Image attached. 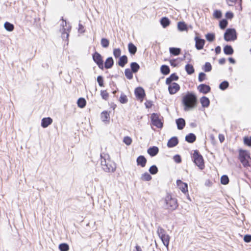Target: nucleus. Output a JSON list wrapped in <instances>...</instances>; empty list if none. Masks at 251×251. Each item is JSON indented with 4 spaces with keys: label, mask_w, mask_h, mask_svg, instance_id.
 <instances>
[{
    "label": "nucleus",
    "mask_w": 251,
    "mask_h": 251,
    "mask_svg": "<svg viewBox=\"0 0 251 251\" xmlns=\"http://www.w3.org/2000/svg\"><path fill=\"white\" fill-rule=\"evenodd\" d=\"M133 73L129 69H126L125 71V75L128 79H131L133 78Z\"/></svg>",
    "instance_id": "nucleus-38"
},
{
    "label": "nucleus",
    "mask_w": 251,
    "mask_h": 251,
    "mask_svg": "<svg viewBox=\"0 0 251 251\" xmlns=\"http://www.w3.org/2000/svg\"><path fill=\"white\" fill-rule=\"evenodd\" d=\"M4 27L7 31L11 32L14 30V26L12 24L6 22L4 24Z\"/></svg>",
    "instance_id": "nucleus-33"
},
{
    "label": "nucleus",
    "mask_w": 251,
    "mask_h": 251,
    "mask_svg": "<svg viewBox=\"0 0 251 251\" xmlns=\"http://www.w3.org/2000/svg\"><path fill=\"white\" fill-rule=\"evenodd\" d=\"M114 65V60L112 57H108L105 61L104 67L106 69H110Z\"/></svg>",
    "instance_id": "nucleus-19"
},
{
    "label": "nucleus",
    "mask_w": 251,
    "mask_h": 251,
    "mask_svg": "<svg viewBox=\"0 0 251 251\" xmlns=\"http://www.w3.org/2000/svg\"><path fill=\"white\" fill-rule=\"evenodd\" d=\"M184 110L188 111L195 108L197 103V96L192 92H187L182 98Z\"/></svg>",
    "instance_id": "nucleus-1"
},
{
    "label": "nucleus",
    "mask_w": 251,
    "mask_h": 251,
    "mask_svg": "<svg viewBox=\"0 0 251 251\" xmlns=\"http://www.w3.org/2000/svg\"><path fill=\"white\" fill-rule=\"evenodd\" d=\"M224 53L226 55H232L234 52V50L230 45H226L224 48Z\"/></svg>",
    "instance_id": "nucleus-24"
},
{
    "label": "nucleus",
    "mask_w": 251,
    "mask_h": 251,
    "mask_svg": "<svg viewBox=\"0 0 251 251\" xmlns=\"http://www.w3.org/2000/svg\"><path fill=\"white\" fill-rule=\"evenodd\" d=\"M229 86V83L227 81H224L219 85V88L222 90H225Z\"/></svg>",
    "instance_id": "nucleus-39"
},
{
    "label": "nucleus",
    "mask_w": 251,
    "mask_h": 251,
    "mask_svg": "<svg viewBox=\"0 0 251 251\" xmlns=\"http://www.w3.org/2000/svg\"><path fill=\"white\" fill-rule=\"evenodd\" d=\"M121 50L119 48L114 49L113 50V55L115 58L121 57Z\"/></svg>",
    "instance_id": "nucleus-50"
},
{
    "label": "nucleus",
    "mask_w": 251,
    "mask_h": 251,
    "mask_svg": "<svg viewBox=\"0 0 251 251\" xmlns=\"http://www.w3.org/2000/svg\"><path fill=\"white\" fill-rule=\"evenodd\" d=\"M59 249L60 251H68L69 246L67 243H61L59 245Z\"/></svg>",
    "instance_id": "nucleus-41"
},
{
    "label": "nucleus",
    "mask_w": 251,
    "mask_h": 251,
    "mask_svg": "<svg viewBox=\"0 0 251 251\" xmlns=\"http://www.w3.org/2000/svg\"><path fill=\"white\" fill-rule=\"evenodd\" d=\"M157 233L159 237L162 236L166 234V231L160 226H158L157 230Z\"/></svg>",
    "instance_id": "nucleus-46"
},
{
    "label": "nucleus",
    "mask_w": 251,
    "mask_h": 251,
    "mask_svg": "<svg viewBox=\"0 0 251 251\" xmlns=\"http://www.w3.org/2000/svg\"><path fill=\"white\" fill-rule=\"evenodd\" d=\"M135 95L136 97L139 100H142L145 97V92L144 89L142 87H139L135 90Z\"/></svg>",
    "instance_id": "nucleus-11"
},
{
    "label": "nucleus",
    "mask_w": 251,
    "mask_h": 251,
    "mask_svg": "<svg viewBox=\"0 0 251 251\" xmlns=\"http://www.w3.org/2000/svg\"><path fill=\"white\" fill-rule=\"evenodd\" d=\"M172 81H173V80H172L170 76H169V77H167L166 79V84L167 85H169V86L170 85H171L172 83Z\"/></svg>",
    "instance_id": "nucleus-61"
},
{
    "label": "nucleus",
    "mask_w": 251,
    "mask_h": 251,
    "mask_svg": "<svg viewBox=\"0 0 251 251\" xmlns=\"http://www.w3.org/2000/svg\"><path fill=\"white\" fill-rule=\"evenodd\" d=\"M198 89L200 92L206 94L210 91L211 88L205 84H201L198 87Z\"/></svg>",
    "instance_id": "nucleus-12"
},
{
    "label": "nucleus",
    "mask_w": 251,
    "mask_h": 251,
    "mask_svg": "<svg viewBox=\"0 0 251 251\" xmlns=\"http://www.w3.org/2000/svg\"><path fill=\"white\" fill-rule=\"evenodd\" d=\"M213 16L217 19H220L222 16V12L219 10H216L213 13Z\"/></svg>",
    "instance_id": "nucleus-49"
},
{
    "label": "nucleus",
    "mask_w": 251,
    "mask_h": 251,
    "mask_svg": "<svg viewBox=\"0 0 251 251\" xmlns=\"http://www.w3.org/2000/svg\"><path fill=\"white\" fill-rule=\"evenodd\" d=\"M164 207L170 210H174L178 206L176 199L173 198L170 195L166 196L164 199Z\"/></svg>",
    "instance_id": "nucleus-4"
},
{
    "label": "nucleus",
    "mask_w": 251,
    "mask_h": 251,
    "mask_svg": "<svg viewBox=\"0 0 251 251\" xmlns=\"http://www.w3.org/2000/svg\"><path fill=\"white\" fill-rule=\"evenodd\" d=\"M94 61L97 64L100 69L103 70L104 68L103 61L101 55L99 52L95 51L92 55Z\"/></svg>",
    "instance_id": "nucleus-7"
},
{
    "label": "nucleus",
    "mask_w": 251,
    "mask_h": 251,
    "mask_svg": "<svg viewBox=\"0 0 251 251\" xmlns=\"http://www.w3.org/2000/svg\"><path fill=\"white\" fill-rule=\"evenodd\" d=\"M101 45L102 47L107 48L109 45V41L106 38H102L101 40Z\"/></svg>",
    "instance_id": "nucleus-47"
},
{
    "label": "nucleus",
    "mask_w": 251,
    "mask_h": 251,
    "mask_svg": "<svg viewBox=\"0 0 251 251\" xmlns=\"http://www.w3.org/2000/svg\"><path fill=\"white\" fill-rule=\"evenodd\" d=\"M131 71L133 73H137L140 69L139 65L136 62H132L130 64Z\"/></svg>",
    "instance_id": "nucleus-30"
},
{
    "label": "nucleus",
    "mask_w": 251,
    "mask_h": 251,
    "mask_svg": "<svg viewBox=\"0 0 251 251\" xmlns=\"http://www.w3.org/2000/svg\"><path fill=\"white\" fill-rule=\"evenodd\" d=\"M160 24L164 28H165L169 25L170 21L167 17H163L160 20Z\"/></svg>",
    "instance_id": "nucleus-29"
},
{
    "label": "nucleus",
    "mask_w": 251,
    "mask_h": 251,
    "mask_svg": "<svg viewBox=\"0 0 251 251\" xmlns=\"http://www.w3.org/2000/svg\"><path fill=\"white\" fill-rule=\"evenodd\" d=\"M202 69L205 72H209L212 70V66L209 62H206L203 66Z\"/></svg>",
    "instance_id": "nucleus-42"
},
{
    "label": "nucleus",
    "mask_w": 251,
    "mask_h": 251,
    "mask_svg": "<svg viewBox=\"0 0 251 251\" xmlns=\"http://www.w3.org/2000/svg\"><path fill=\"white\" fill-rule=\"evenodd\" d=\"M101 119L103 122H106L109 120L110 115L109 113L107 111H103L101 113Z\"/></svg>",
    "instance_id": "nucleus-32"
},
{
    "label": "nucleus",
    "mask_w": 251,
    "mask_h": 251,
    "mask_svg": "<svg viewBox=\"0 0 251 251\" xmlns=\"http://www.w3.org/2000/svg\"><path fill=\"white\" fill-rule=\"evenodd\" d=\"M148 153L151 156H155L159 152V149L158 147L156 146H153L152 147H150L148 150Z\"/></svg>",
    "instance_id": "nucleus-20"
},
{
    "label": "nucleus",
    "mask_w": 251,
    "mask_h": 251,
    "mask_svg": "<svg viewBox=\"0 0 251 251\" xmlns=\"http://www.w3.org/2000/svg\"><path fill=\"white\" fill-rule=\"evenodd\" d=\"M151 176L147 172H146L142 175L141 179L143 181H150L151 179Z\"/></svg>",
    "instance_id": "nucleus-36"
},
{
    "label": "nucleus",
    "mask_w": 251,
    "mask_h": 251,
    "mask_svg": "<svg viewBox=\"0 0 251 251\" xmlns=\"http://www.w3.org/2000/svg\"><path fill=\"white\" fill-rule=\"evenodd\" d=\"M119 101L122 104L126 103L128 101L126 96L123 93H122L121 94Z\"/></svg>",
    "instance_id": "nucleus-40"
},
{
    "label": "nucleus",
    "mask_w": 251,
    "mask_h": 251,
    "mask_svg": "<svg viewBox=\"0 0 251 251\" xmlns=\"http://www.w3.org/2000/svg\"><path fill=\"white\" fill-rule=\"evenodd\" d=\"M100 164L105 172H114L116 170V164L110 159L108 154H104V156L100 155Z\"/></svg>",
    "instance_id": "nucleus-2"
},
{
    "label": "nucleus",
    "mask_w": 251,
    "mask_h": 251,
    "mask_svg": "<svg viewBox=\"0 0 251 251\" xmlns=\"http://www.w3.org/2000/svg\"><path fill=\"white\" fill-rule=\"evenodd\" d=\"M173 81H176L178 79L179 77L176 73H173L170 75Z\"/></svg>",
    "instance_id": "nucleus-59"
},
{
    "label": "nucleus",
    "mask_w": 251,
    "mask_h": 251,
    "mask_svg": "<svg viewBox=\"0 0 251 251\" xmlns=\"http://www.w3.org/2000/svg\"><path fill=\"white\" fill-rule=\"evenodd\" d=\"M97 81H98L100 86L103 87L104 86L103 78L102 76L99 75L97 77Z\"/></svg>",
    "instance_id": "nucleus-54"
},
{
    "label": "nucleus",
    "mask_w": 251,
    "mask_h": 251,
    "mask_svg": "<svg viewBox=\"0 0 251 251\" xmlns=\"http://www.w3.org/2000/svg\"><path fill=\"white\" fill-rule=\"evenodd\" d=\"M219 139L221 143L223 142L225 140L224 136L222 134H219Z\"/></svg>",
    "instance_id": "nucleus-64"
},
{
    "label": "nucleus",
    "mask_w": 251,
    "mask_h": 251,
    "mask_svg": "<svg viewBox=\"0 0 251 251\" xmlns=\"http://www.w3.org/2000/svg\"><path fill=\"white\" fill-rule=\"evenodd\" d=\"M185 70H186L187 73L188 75H192L195 72V70H194L193 66L191 64H187L185 66Z\"/></svg>",
    "instance_id": "nucleus-34"
},
{
    "label": "nucleus",
    "mask_w": 251,
    "mask_h": 251,
    "mask_svg": "<svg viewBox=\"0 0 251 251\" xmlns=\"http://www.w3.org/2000/svg\"><path fill=\"white\" fill-rule=\"evenodd\" d=\"M177 28L181 31H187V25L184 22H179L177 23Z\"/></svg>",
    "instance_id": "nucleus-27"
},
{
    "label": "nucleus",
    "mask_w": 251,
    "mask_h": 251,
    "mask_svg": "<svg viewBox=\"0 0 251 251\" xmlns=\"http://www.w3.org/2000/svg\"><path fill=\"white\" fill-rule=\"evenodd\" d=\"M196 140V135L192 133H190L185 136V141L190 143H194Z\"/></svg>",
    "instance_id": "nucleus-23"
},
{
    "label": "nucleus",
    "mask_w": 251,
    "mask_h": 251,
    "mask_svg": "<svg viewBox=\"0 0 251 251\" xmlns=\"http://www.w3.org/2000/svg\"><path fill=\"white\" fill-rule=\"evenodd\" d=\"M200 102L203 107H207L210 104V100L209 99L205 96H203L201 98Z\"/></svg>",
    "instance_id": "nucleus-22"
},
{
    "label": "nucleus",
    "mask_w": 251,
    "mask_h": 251,
    "mask_svg": "<svg viewBox=\"0 0 251 251\" xmlns=\"http://www.w3.org/2000/svg\"><path fill=\"white\" fill-rule=\"evenodd\" d=\"M163 245L168 249V246L170 242V237L169 235L166 234L160 237Z\"/></svg>",
    "instance_id": "nucleus-18"
},
{
    "label": "nucleus",
    "mask_w": 251,
    "mask_h": 251,
    "mask_svg": "<svg viewBox=\"0 0 251 251\" xmlns=\"http://www.w3.org/2000/svg\"><path fill=\"white\" fill-rule=\"evenodd\" d=\"M128 50L129 52L131 55H134L137 50V47L132 43H130L128 45Z\"/></svg>",
    "instance_id": "nucleus-25"
},
{
    "label": "nucleus",
    "mask_w": 251,
    "mask_h": 251,
    "mask_svg": "<svg viewBox=\"0 0 251 251\" xmlns=\"http://www.w3.org/2000/svg\"><path fill=\"white\" fill-rule=\"evenodd\" d=\"M127 61L128 59L127 56L125 55H124L119 57L118 64L121 67H124L127 63Z\"/></svg>",
    "instance_id": "nucleus-21"
},
{
    "label": "nucleus",
    "mask_w": 251,
    "mask_h": 251,
    "mask_svg": "<svg viewBox=\"0 0 251 251\" xmlns=\"http://www.w3.org/2000/svg\"><path fill=\"white\" fill-rule=\"evenodd\" d=\"M195 47L198 50H201L203 49L205 44V40L199 37H195Z\"/></svg>",
    "instance_id": "nucleus-9"
},
{
    "label": "nucleus",
    "mask_w": 251,
    "mask_h": 251,
    "mask_svg": "<svg viewBox=\"0 0 251 251\" xmlns=\"http://www.w3.org/2000/svg\"><path fill=\"white\" fill-rule=\"evenodd\" d=\"M224 39L226 41H234L237 39L236 32L234 28H227L224 34Z\"/></svg>",
    "instance_id": "nucleus-6"
},
{
    "label": "nucleus",
    "mask_w": 251,
    "mask_h": 251,
    "mask_svg": "<svg viewBox=\"0 0 251 251\" xmlns=\"http://www.w3.org/2000/svg\"><path fill=\"white\" fill-rule=\"evenodd\" d=\"M226 17L227 19H231L233 17V14L231 12H227L226 14Z\"/></svg>",
    "instance_id": "nucleus-60"
},
{
    "label": "nucleus",
    "mask_w": 251,
    "mask_h": 251,
    "mask_svg": "<svg viewBox=\"0 0 251 251\" xmlns=\"http://www.w3.org/2000/svg\"><path fill=\"white\" fill-rule=\"evenodd\" d=\"M100 95L103 99L106 100L108 97V94L105 90L101 91Z\"/></svg>",
    "instance_id": "nucleus-55"
},
{
    "label": "nucleus",
    "mask_w": 251,
    "mask_h": 251,
    "mask_svg": "<svg viewBox=\"0 0 251 251\" xmlns=\"http://www.w3.org/2000/svg\"><path fill=\"white\" fill-rule=\"evenodd\" d=\"M206 75L205 73L201 72L199 75L198 80L199 82H202L205 79Z\"/></svg>",
    "instance_id": "nucleus-53"
},
{
    "label": "nucleus",
    "mask_w": 251,
    "mask_h": 251,
    "mask_svg": "<svg viewBox=\"0 0 251 251\" xmlns=\"http://www.w3.org/2000/svg\"><path fill=\"white\" fill-rule=\"evenodd\" d=\"M205 38L209 42H212L214 40L215 38V34L213 33H208L205 35Z\"/></svg>",
    "instance_id": "nucleus-43"
},
{
    "label": "nucleus",
    "mask_w": 251,
    "mask_h": 251,
    "mask_svg": "<svg viewBox=\"0 0 251 251\" xmlns=\"http://www.w3.org/2000/svg\"><path fill=\"white\" fill-rule=\"evenodd\" d=\"M169 51L173 55H178L181 52V49L178 48L171 47L169 48Z\"/></svg>",
    "instance_id": "nucleus-28"
},
{
    "label": "nucleus",
    "mask_w": 251,
    "mask_h": 251,
    "mask_svg": "<svg viewBox=\"0 0 251 251\" xmlns=\"http://www.w3.org/2000/svg\"><path fill=\"white\" fill-rule=\"evenodd\" d=\"M52 123V119L50 117L44 118L42 119L41 126L44 128L47 127Z\"/></svg>",
    "instance_id": "nucleus-16"
},
{
    "label": "nucleus",
    "mask_w": 251,
    "mask_h": 251,
    "mask_svg": "<svg viewBox=\"0 0 251 251\" xmlns=\"http://www.w3.org/2000/svg\"><path fill=\"white\" fill-rule=\"evenodd\" d=\"M176 124L177 125V129L179 130H182L184 128L185 126V121L183 118H179L176 120Z\"/></svg>",
    "instance_id": "nucleus-14"
},
{
    "label": "nucleus",
    "mask_w": 251,
    "mask_h": 251,
    "mask_svg": "<svg viewBox=\"0 0 251 251\" xmlns=\"http://www.w3.org/2000/svg\"><path fill=\"white\" fill-rule=\"evenodd\" d=\"M227 4L229 6H233L234 4L238 3L240 7V10H242L241 1L242 0H226Z\"/></svg>",
    "instance_id": "nucleus-31"
},
{
    "label": "nucleus",
    "mask_w": 251,
    "mask_h": 251,
    "mask_svg": "<svg viewBox=\"0 0 251 251\" xmlns=\"http://www.w3.org/2000/svg\"><path fill=\"white\" fill-rule=\"evenodd\" d=\"M180 89L179 85L176 83L173 82L168 86V91L171 95L176 94Z\"/></svg>",
    "instance_id": "nucleus-10"
},
{
    "label": "nucleus",
    "mask_w": 251,
    "mask_h": 251,
    "mask_svg": "<svg viewBox=\"0 0 251 251\" xmlns=\"http://www.w3.org/2000/svg\"><path fill=\"white\" fill-rule=\"evenodd\" d=\"M77 105L80 108H83L85 106L86 104V101L85 99L83 98H80L77 100Z\"/></svg>",
    "instance_id": "nucleus-35"
},
{
    "label": "nucleus",
    "mask_w": 251,
    "mask_h": 251,
    "mask_svg": "<svg viewBox=\"0 0 251 251\" xmlns=\"http://www.w3.org/2000/svg\"><path fill=\"white\" fill-rule=\"evenodd\" d=\"M174 159L175 161L177 163H179L181 162V156L178 154L175 155L174 156Z\"/></svg>",
    "instance_id": "nucleus-57"
},
{
    "label": "nucleus",
    "mask_w": 251,
    "mask_h": 251,
    "mask_svg": "<svg viewBox=\"0 0 251 251\" xmlns=\"http://www.w3.org/2000/svg\"><path fill=\"white\" fill-rule=\"evenodd\" d=\"M63 20V24L62 25L63 26L62 32V38L63 40H67L69 36L70 30H71V27L69 25L67 26V22L66 21Z\"/></svg>",
    "instance_id": "nucleus-8"
},
{
    "label": "nucleus",
    "mask_w": 251,
    "mask_h": 251,
    "mask_svg": "<svg viewBox=\"0 0 251 251\" xmlns=\"http://www.w3.org/2000/svg\"><path fill=\"white\" fill-rule=\"evenodd\" d=\"M228 24L227 21L225 19H222L219 22V26L222 29H224L227 26Z\"/></svg>",
    "instance_id": "nucleus-37"
},
{
    "label": "nucleus",
    "mask_w": 251,
    "mask_h": 251,
    "mask_svg": "<svg viewBox=\"0 0 251 251\" xmlns=\"http://www.w3.org/2000/svg\"><path fill=\"white\" fill-rule=\"evenodd\" d=\"M244 143L247 146L251 147V136L250 137H245L244 138Z\"/></svg>",
    "instance_id": "nucleus-51"
},
{
    "label": "nucleus",
    "mask_w": 251,
    "mask_h": 251,
    "mask_svg": "<svg viewBox=\"0 0 251 251\" xmlns=\"http://www.w3.org/2000/svg\"><path fill=\"white\" fill-rule=\"evenodd\" d=\"M136 161L138 165L144 167L147 163V159L144 156L140 155L137 157Z\"/></svg>",
    "instance_id": "nucleus-17"
},
{
    "label": "nucleus",
    "mask_w": 251,
    "mask_h": 251,
    "mask_svg": "<svg viewBox=\"0 0 251 251\" xmlns=\"http://www.w3.org/2000/svg\"><path fill=\"white\" fill-rule=\"evenodd\" d=\"M178 143V140L176 137L174 136L170 139L167 143L169 148H173L176 146Z\"/></svg>",
    "instance_id": "nucleus-15"
},
{
    "label": "nucleus",
    "mask_w": 251,
    "mask_h": 251,
    "mask_svg": "<svg viewBox=\"0 0 251 251\" xmlns=\"http://www.w3.org/2000/svg\"><path fill=\"white\" fill-rule=\"evenodd\" d=\"M239 159L244 167L251 166V158L248 151L240 149L239 151Z\"/></svg>",
    "instance_id": "nucleus-3"
},
{
    "label": "nucleus",
    "mask_w": 251,
    "mask_h": 251,
    "mask_svg": "<svg viewBox=\"0 0 251 251\" xmlns=\"http://www.w3.org/2000/svg\"><path fill=\"white\" fill-rule=\"evenodd\" d=\"M215 51L216 54H219L221 52V47L218 46L215 48Z\"/></svg>",
    "instance_id": "nucleus-62"
},
{
    "label": "nucleus",
    "mask_w": 251,
    "mask_h": 251,
    "mask_svg": "<svg viewBox=\"0 0 251 251\" xmlns=\"http://www.w3.org/2000/svg\"><path fill=\"white\" fill-rule=\"evenodd\" d=\"M176 184L183 193H185L188 191V185L187 183L183 182L181 180H177L176 181Z\"/></svg>",
    "instance_id": "nucleus-13"
},
{
    "label": "nucleus",
    "mask_w": 251,
    "mask_h": 251,
    "mask_svg": "<svg viewBox=\"0 0 251 251\" xmlns=\"http://www.w3.org/2000/svg\"><path fill=\"white\" fill-rule=\"evenodd\" d=\"M152 124L156 126L158 128H162L163 127V123H162L161 120L159 118L158 120H156L154 122L152 123Z\"/></svg>",
    "instance_id": "nucleus-48"
},
{
    "label": "nucleus",
    "mask_w": 251,
    "mask_h": 251,
    "mask_svg": "<svg viewBox=\"0 0 251 251\" xmlns=\"http://www.w3.org/2000/svg\"><path fill=\"white\" fill-rule=\"evenodd\" d=\"M159 119V116L156 113H153L151 115V123L154 122Z\"/></svg>",
    "instance_id": "nucleus-56"
},
{
    "label": "nucleus",
    "mask_w": 251,
    "mask_h": 251,
    "mask_svg": "<svg viewBox=\"0 0 251 251\" xmlns=\"http://www.w3.org/2000/svg\"><path fill=\"white\" fill-rule=\"evenodd\" d=\"M192 159L194 163L200 170L204 168V162L202 156L198 150H195L192 155Z\"/></svg>",
    "instance_id": "nucleus-5"
},
{
    "label": "nucleus",
    "mask_w": 251,
    "mask_h": 251,
    "mask_svg": "<svg viewBox=\"0 0 251 251\" xmlns=\"http://www.w3.org/2000/svg\"><path fill=\"white\" fill-rule=\"evenodd\" d=\"M244 241L246 243H250L251 242V235H245L244 237Z\"/></svg>",
    "instance_id": "nucleus-58"
},
{
    "label": "nucleus",
    "mask_w": 251,
    "mask_h": 251,
    "mask_svg": "<svg viewBox=\"0 0 251 251\" xmlns=\"http://www.w3.org/2000/svg\"><path fill=\"white\" fill-rule=\"evenodd\" d=\"M150 173L152 175H155L157 173L158 170L156 165H152L149 170Z\"/></svg>",
    "instance_id": "nucleus-45"
},
{
    "label": "nucleus",
    "mask_w": 251,
    "mask_h": 251,
    "mask_svg": "<svg viewBox=\"0 0 251 251\" xmlns=\"http://www.w3.org/2000/svg\"><path fill=\"white\" fill-rule=\"evenodd\" d=\"M123 142L126 145H130L132 143V139L130 137L128 136H126L124 138Z\"/></svg>",
    "instance_id": "nucleus-52"
},
{
    "label": "nucleus",
    "mask_w": 251,
    "mask_h": 251,
    "mask_svg": "<svg viewBox=\"0 0 251 251\" xmlns=\"http://www.w3.org/2000/svg\"><path fill=\"white\" fill-rule=\"evenodd\" d=\"M160 72L164 75H167L170 72V69L168 65H163L160 67Z\"/></svg>",
    "instance_id": "nucleus-26"
},
{
    "label": "nucleus",
    "mask_w": 251,
    "mask_h": 251,
    "mask_svg": "<svg viewBox=\"0 0 251 251\" xmlns=\"http://www.w3.org/2000/svg\"><path fill=\"white\" fill-rule=\"evenodd\" d=\"M229 182V178L227 176L223 175L221 178V183L223 185H226Z\"/></svg>",
    "instance_id": "nucleus-44"
},
{
    "label": "nucleus",
    "mask_w": 251,
    "mask_h": 251,
    "mask_svg": "<svg viewBox=\"0 0 251 251\" xmlns=\"http://www.w3.org/2000/svg\"><path fill=\"white\" fill-rule=\"evenodd\" d=\"M83 28H84V27H83V25H81V24H79L78 25V31L80 32H84V30H83Z\"/></svg>",
    "instance_id": "nucleus-63"
}]
</instances>
